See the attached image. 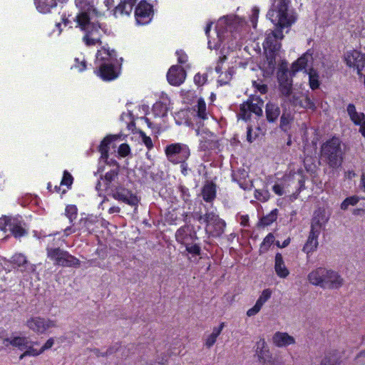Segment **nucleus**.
Returning a JSON list of instances; mask_svg holds the SVG:
<instances>
[{
	"label": "nucleus",
	"mask_w": 365,
	"mask_h": 365,
	"mask_svg": "<svg viewBox=\"0 0 365 365\" xmlns=\"http://www.w3.org/2000/svg\"><path fill=\"white\" fill-rule=\"evenodd\" d=\"M289 4V0H275L267 14V18L279 29L267 34L262 44L265 51H278L281 46L278 38H282L284 36L282 29L291 26L294 22V19L288 16Z\"/></svg>",
	"instance_id": "nucleus-1"
},
{
	"label": "nucleus",
	"mask_w": 365,
	"mask_h": 365,
	"mask_svg": "<svg viewBox=\"0 0 365 365\" xmlns=\"http://www.w3.org/2000/svg\"><path fill=\"white\" fill-rule=\"evenodd\" d=\"M118 62L116 51L102 46L96 54L94 73L104 81H113L120 74V71L115 67Z\"/></svg>",
	"instance_id": "nucleus-2"
},
{
	"label": "nucleus",
	"mask_w": 365,
	"mask_h": 365,
	"mask_svg": "<svg viewBox=\"0 0 365 365\" xmlns=\"http://www.w3.org/2000/svg\"><path fill=\"white\" fill-rule=\"evenodd\" d=\"M76 21L80 29L85 32L83 41L87 46L101 45L102 43V33H106V26L98 22H91V16L85 14H78Z\"/></svg>",
	"instance_id": "nucleus-3"
},
{
	"label": "nucleus",
	"mask_w": 365,
	"mask_h": 365,
	"mask_svg": "<svg viewBox=\"0 0 365 365\" xmlns=\"http://www.w3.org/2000/svg\"><path fill=\"white\" fill-rule=\"evenodd\" d=\"M308 280L323 289H339L344 284V279L338 272L324 267H318L312 271L308 274Z\"/></svg>",
	"instance_id": "nucleus-4"
},
{
	"label": "nucleus",
	"mask_w": 365,
	"mask_h": 365,
	"mask_svg": "<svg viewBox=\"0 0 365 365\" xmlns=\"http://www.w3.org/2000/svg\"><path fill=\"white\" fill-rule=\"evenodd\" d=\"M343 155L341 141L336 136L329 138L321 146L322 159L332 169H336L341 165Z\"/></svg>",
	"instance_id": "nucleus-5"
},
{
	"label": "nucleus",
	"mask_w": 365,
	"mask_h": 365,
	"mask_svg": "<svg viewBox=\"0 0 365 365\" xmlns=\"http://www.w3.org/2000/svg\"><path fill=\"white\" fill-rule=\"evenodd\" d=\"M65 216L68 218L69 226L66 228H89L97 227L98 217L93 215L81 213L78 218V208L76 205H68L65 208Z\"/></svg>",
	"instance_id": "nucleus-6"
},
{
	"label": "nucleus",
	"mask_w": 365,
	"mask_h": 365,
	"mask_svg": "<svg viewBox=\"0 0 365 365\" xmlns=\"http://www.w3.org/2000/svg\"><path fill=\"white\" fill-rule=\"evenodd\" d=\"M263 105L264 101L259 96H250L247 101L240 104L238 116L245 122L251 120L252 113L261 117L263 114Z\"/></svg>",
	"instance_id": "nucleus-7"
},
{
	"label": "nucleus",
	"mask_w": 365,
	"mask_h": 365,
	"mask_svg": "<svg viewBox=\"0 0 365 365\" xmlns=\"http://www.w3.org/2000/svg\"><path fill=\"white\" fill-rule=\"evenodd\" d=\"M46 252L48 258L53 262L54 265L69 267H78L80 266V260L78 259L59 247H47Z\"/></svg>",
	"instance_id": "nucleus-8"
},
{
	"label": "nucleus",
	"mask_w": 365,
	"mask_h": 365,
	"mask_svg": "<svg viewBox=\"0 0 365 365\" xmlns=\"http://www.w3.org/2000/svg\"><path fill=\"white\" fill-rule=\"evenodd\" d=\"M165 154L168 160L174 164L187 160L190 156V150L187 145L181 143H174L165 148Z\"/></svg>",
	"instance_id": "nucleus-9"
},
{
	"label": "nucleus",
	"mask_w": 365,
	"mask_h": 365,
	"mask_svg": "<svg viewBox=\"0 0 365 365\" xmlns=\"http://www.w3.org/2000/svg\"><path fill=\"white\" fill-rule=\"evenodd\" d=\"M153 6L146 0H141L135 9V19L137 24L146 25L149 24L153 16Z\"/></svg>",
	"instance_id": "nucleus-10"
},
{
	"label": "nucleus",
	"mask_w": 365,
	"mask_h": 365,
	"mask_svg": "<svg viewBox=\"0 0 365 365\" xmlns=\"http://www.w3.org/2000/svg\"><path fill=\"white\" fill-rule=\"evenodd\" d=\"M344 61L347 66L356 69L359 76L365 75V54L354 49L345 54Z\"/></svg>",
	"instance_id": "nucleus-11"
},
{
	"label": "nucleus",
	"mask_w": 365,
	"mask_h": 365,
	"mask_svg": "<svg viewBox=\"0 0 365 365\" xmlns=\"http://www.w3.org/2000/svg\"><path fill=\"white\" fill-rule=\"evenodd\" d=\"M27 327L33 331L42 334L48 329L56 327V321L49 319H45L40 317H33L29 318L26 322Z\"/></svg>",
	"instance_id": "nucleus-12"
},
{
	"label": "nucleus",
	"mask_w": 365,
	"mask_h": 365,
	"mask_svg": "<svg viewBox=\"0 0 365 365\" xmlns=\"http://www.w3.org/2000/svg\"><path fill=\"white\" fill-rule=\"evenodd\" d=\"M9 262L13 265L14 269H17L25 275L36 272V265L31 264L24 254H14Z\"/></svg>",
	"instance_id": "nucleus-13"
},
{
	"label": "nucleus",
	"mask_w": 365,
	"mask_h": 365,
	"mask_svg": "<svg viewBox=\"0 0 365 365\" xmlns=\"http://www.w3.org/2000/svg\"><path fill=\"white\" fill-rule=\"evenodd\" d=\"M113 197L115 200L121 201L130 206H137L140 201L136 195L123 186H118L115 188Z\"/></svg>",
	"instance_id": "nucleus-14"
},
{
	"label": "nucleus",
	"mask_w": 365,
	"mask_h": 365,
	"mask_svg": "<svg viewBox=\"0 0 365 365\" xmlns=\"http://www.w3.org/2000/svg\"><path fill=\"white\" fill-rule=\"evenodd\" d=\"M166 77L171 86H179L185 80L186 71L180 66L173 65L169 68Z\"/></svg>",
	"instance_id": "nucleus-15"
},
{
	"label": "nucleus",
	"mask_w": 365,
	"mask_h": 365,
	"mask_svg": "<svg viewBox=\"0 0 365 365\" xmlns=\"http://www.w3.org/2000/svg\"><path fill=\"white\" fill-rule=\"evenodd\" d=\"M197 219L201 224H205L207 227L225 228L226 226L225 220L213 211H207L205 215H200Z\"/></svg>",
	"instance_id": "nucleus-16"
},
{
	"label": "nucleus",
	"mask_w": 365,
	"mask_h": 365,
	"mask_svg": "<svg viewBox=\"0 0 365 365\" xmlns=\"http://www.w3.org/2000/svg\"><path fill=\"white\" fill-rule=\"evenodd\" d=\"M314 51L313 48H309L304 53H303L297 60H296L291 66V73L292 76L296 73L306 68L309 62L314 61Z\"/></svg>",
	"instance_id": "nucleus-17"
},
{
	"label": "nucleus",
	"mask_w": 365,
	"mask_h": 365,
	"mask_svg": "<svg viewBox=\"0 0 365 365\" xmlns=\"http://www.w3.org/2000/svg\"><path fill=\"white\" fill-rule=\"evenodd\" d=\"M279 91L285 97H289L292 91V79L289 77L287 70L278 73Z\"/></svg>",
	"instance_id": "nucleus-18"
},
{
	"label": "nucleus",
	"mask_w": 365,
	"mask_h": 365,
	"mask_svg": "<svg viewBox=\"0 0 365 365\" xmlns=\"http://www.w3.org/2000/svg\"><path fill=\"white\" fill-rule=\"evenodd\" d=\"M330 213L323 207L317 209L312 215L311 228L324 227L328 222Z\"/></svg>",
	"instance_id": "nucleus-19"
},
{
	"label": "nucleus",
	"mask_w": 365,
	"mask_h": 365,
	"mask_svg": "<svg viewBox=\"0 0 365 365\" xmlns=\"http://www.w3.org/2000/svg\"><path fill=\"white\" fill-rule=\"evenodd\" d=\"M75 4L81 11L79 14H85L88 16L94 15L96 17L104 16V13L94 8V0H75Z\"/></svg>",
	"instance_id": "nucleus-20"
},
{
	"label": "nucleus",
	"mask_w": 365,
	"mask_h": 365,
	"mask_svg": "<svg viewBox=\"0 0 365 365\" xmlns=\"http://www.w3.org/2000/svg\"><path fill=\"white\" fill-rule=\"evenodd\" d=\"M290 102L294 106H299L305 109L312 110V111H314L317 108L314 101L307 95L302 93L300 95H292Z\"/></svg>",
	"instance_id": "nucleus-21"
},
{
	"label": "nucleus",
	"mask_w": 365,
	"mask_h": 365,
	"mask_svg": "<svg viewBox=\"0 0 365 365\" xmlns=\"http://www.w3.org/2000/svg\"><path fill=\"white\" fill-rule=\"evenodd\" d=\"M201 195L204 201L212 203L217 197V185L212 180H207L201 189Z\"/></svg>",
	"instance_id": "nucleus-22"
},
{
	"label": "nucleus",
	"mask_w": 365,
	"mask_h": 365,
	"mask_svg": "<svg viewBox=\"0 0 365 365\" xmlns=\"http://www.w3.org/2000/svg\"><path fill=\"white\" fill-rule=\"evenodd\" d=\"M22 217L20 215L16 216H7L3 215L0 218V228H24Z\"/></svg>",
	"instance_id": "nucleus-23"
},
{
	"label": "nucleus",
	"mask_w": 365,
	"mask_h": 365,
	"mask_svg": "<svg viewBox=\"0 0 365 365\" xmlns=\"http://www.w3.org/2000/svg\"><path fill=\"white\" fill-rule=\"evenodd\" d=\"M281 109L277 103L268 101L265 105L266 120L269 123H276L280 116Z\"/></svg>",
	"instance_id": "nucleus-24"
},
{
	"label": "nucleus",
	"mask_w": 365,
	"mask_h": 365,
	"mask_svg": "<svg viewBox=\"0 0 365 365\" xmlns=\"http://www.w3.org/2000/svg\"><path fill=\"white\" fill-rule=\"evenodd\" d=\"M134 0H123L113 10V15L118 18L119 16H129L133 9Z\"/></svg>",
	"instance_id": "nucleus-25"
},
{
	"label": "nucleus",
	"mask_w": 365,
	"mask_h": 365,
	"mask_svg": "<svg viewBox=\"0 0 365 365\" xmlns=\"http://www.w3.org/2000/svg\"><path fill=\"white\" fill-rule=\"evenodd\" d=\"M319 235V230H311L308 239L303 247L302 251L307 255L312 253L318 247V237Z\"/></svg>",
	"instance_id": "nucleus-26"
},
{
	"label": "nucleus",
	"mask_w": 365,
	"mask_h": 365,
	"mask_svg": "<svg viewBox=\"0 0 365 365\" xmlns=\"http://www.w3.org/2000/svg\"><path fill=\"white\" fill-rule=\"evenodd\" d=\"M116 139L115 135H108L101 142L98 146V151L101 153V158L103 159L106 163L108 162L109 150L110 143Z\"/></svg>",
	"instance_id": "nucleus-27"
},
{
	"label": "nucleus",
	"mask_w": 365,
	"mask_h": 365,
	"mask_svg": "<svg viewBox=\"0 0 365 365\" xmlns=\"http://www.w3.org/2000/svg\"><path fill=\"white\" fill-rule=\"evenodd\" d=\"M272 339L274 344L279 347L293 344L295 342L294 338L285 332H276Z\"/></svg>",
	"instance_id": "nucleus-28"
},
{
	"label": "nucleus",
	"mask_w": 365,
	"mask_h": 365,
	"mask_svg": "<svg viewBox=\"0 0 365 365\" xmlns=\"http://www.w3.org/2000/svg\"><path fill=\"white\" fill-rule=\"evenodd\" d=\"M274 270L277 275L280 278H286L289 274V271L284 264L282 255L279 252L275 255Z\"/></svg>",
	"instance_id": "nucleus-29"
},
{
	"label": "nucleus",
	"mask_w": 365,
	"mask_h": 365,
	"mask_svg": "<svg viewBox=\"0 0 365 365\" xmlns=\"http://www.w3.org/2000/svg\"><path fill=\"white\" fill-rule=\"evenodd\" d=\"M29 341L25 336H15L12 339L5 338L4 339V344L6 346L11 345L14 347H17L22 350L28 347Z\"/></svg>",
	"instance_id": "nucleus-30"
},
{
	"label": "nucleus",
	"mask_w": 365,
	"mask_h": 365,
	"mask_svg": "<svg viewBox=\"0 0 365 365\" xmlns=\"http://www.w3.org/2000/svg\"><path fill=\"white\" fill-rule=\"evenodd\" d=\"M36 9L41 13L50 12L51 9L57 5V0H34Z\"/></svg>",
	"instance_id": "nucleus-31"
},
{
	"label": "nucleus",
	"mask_w": 365,
	"mask_h": 365,
	"mask_svg": "<svg viewBox=\"0 0 365 365\" xmlns=\"http://www.w3.org/2000/svg\"><path fill=\"white\" fill-rule=\"evenodd\" d=\"M113 168L108 171L104 175V181L106 187H109L111 182L118 177L119 173V165L115 160H112Z\"/></svg>",
	"instance_id": "nucleus-32"
},
{
	"label": "nucleus",
	"mask_w": 365,
	"mask_h": 365,
	"mask_svg": "<svg viewBox=\"0 0 365 365\" xmlns=\"http://www.w3.org/2000/svg\"><path fill=\"white\" fill-rule=\"evenodd\" d=\"M307 73L309 75V84L310 88L313 91L318 89L320 86L318 71L312 67L309 68Z\"/></svg>",
	"instance_id": "nucleus-33"
},
{
	"label": "nucleus",
	"mask_w": 365,
	"mask_h": 365,
	"mask_svg": "<svg viewBox=\"0 0 365 365\" xmlns=\"http://www.w3.org/2000/svg\"><path fill=\"white\" fill-rule=\"evenodd\" d=\"M294 120V117L290 112L284 111L280 116L279 128L287 132L290 129V125Z\"/></svg>",
	"instance_id": "nucleus-34"
},
{
	"label": "nucleus",
	"mask_w": 365,
	"mask_h": 365,
	"mask_svg": "<svg viewBox=\"0 0 365 365\" xmlns=\"http://www.w3.org/2000/svg\"><path fill=\"white\" fill-rule=\"evenodd\" d=\"M217 140L213 138H207L205 137H202L200 139L199 148L200 150L203 151L212 150L217 148Z\"/></svg>",
	"instance_id": "nucleus-35"
},
{
	"label": "nucleus",
	"mask_w": 365,
	"mask_h": 365,
	"mask_svg": "<svg viewBox=\"0 0 365 365\" xmlns=\"http://www.w3.org/2000/svg\"><path fill=\"white\" fill-rule=\"evenodd\" d=\"M340 359L336 351L326 354L322 360L321 365H339Z\"/></svg>",
	"instance_id": "nucleus-36"
},
{
	"label": "nucleus",
	"mask_w": 365,
	"mask_h": 365,
	"mask_svg": "<svg viewBox=\"0 0 365 365\" xmlns=\"http://www.w3.org/2000/svg\"><path fill=\"white\" fill-rule=\"evenodd\" d=\"M278 210L274 209L272 210L266 216L262 217L259 222V225L263 227H267L271 225L277 219Z\"/></svg>",
	"instance_id": "nucleus-37"
},
{
	"label": "nucleus",
	"mask_w": 365,
	"mask_h": 365,
	"mask_svg": "<svg viewBox=\"0 0 365 365\" xmlns=\"http://www.w3.org/2000/svg\"><path fill=\"white\" fill-rule=\"evenodd\" d=\"M168 111L166 104L161 101L155 103L152 108V112L155 117H163Z\"/></svg>",
	"instance_id": "nucleus-38"
},
{
	"label": "nucleus",
	"mask_w": 365,
	"mask_h": 365,
	"mask_svg": "<svg viewBox=\"0 0 365 365\" xmlns=\"http://www.w3.org/2000/svg\"><path fill=\"white\" fill-rule=\"evenodd\" d=\"M197 109V115L198 118L205 120L207 118V107H206V103L205 100L202 98H199L197 101V104L196 106Z\"/></svg>",
	"instance_id": "nucleus-39"
},
{
	"label": "nucleus",
	"mask_w": 365,
	"mask_h": 365,
	"mask_svg": "<svg viewBox=\"0 0 365 365\" xmlns=\"http://www.w3.org/2000/svg\"><path fill=\"white\" fill-rule=\"evenodd\" d=\"M233 75V71L232 68H229L228 71H227L225 73H221V74L219 75L217 83L220 86H225L229 83V82L232 80Z\"/></svg>",
	"instance_id": "nucleus-40"
},
{
	"label": "nucleus",
	"mask_w": 365,
	"mask_h": 365,
	"mask_svg": "<svg viewBox=\"0 0 365 365\" xmlns=\"http://www.w3.org/2000/svg\"><path fill=\"white\" fill-rule=\"evenodd\" d=\"M359 201V197L356 195H353L350 197H347L345 198L343 202L341 203L340 207L343 210H346L348 209L349 206H354Z\"/></svg>",
	"instance_id": "nucleus-41"
},
{
	"label": "nucleus",
	"mask_w": 365,
	"mask_h": 365,
	"mask_svg": "<svg viewBox=\"0 0 365 365\" xmlns=\"http://www.w3.org/2000/svg\"><path fill=\"white\" fill-rule=\"evenodd\" d=\"M73 182V178L72 175L68 171L64 170L63 177L60 183V186H66L68 190L71 188Z\"/></svg>",
	"instance_id": "nucleus-42"
},
{
	"label": "nucleus",
	"mask_w": 365,
	"mask_h": 365,
	"mask_svg": "<svg viewBox=\"0 0 365 365\" xmlns=\"http://www.w3.org/2000/svg\"><path fill=\"white\" fill-rule=\"evenodd\" d=\"M274 242V236L269 233L263 240L260 246V252H265L267 251L270 245Z\"/></svg>",
	"instance_id": "nucleus-43"
},
{
	"label": "nucleus",
	"mask_w": 365,
	"mask_h": 365,
	"mask_svg": "<svg viewBox=\"0 0 365 365\" xmlns=\"http://www.w3.org/2000/svg\"><path fill=\"white\" fill-rule=\"evenodd\" d=\"M272 290L270 289H265L262 291L261 295L257 300V303H258L260 306H263L264 304L271 297Z\"/></svg>",
	"instance_id": "nucleus-44"
},
{
	"label": "nucleus",
	"mask_w": 365,
	"mask_h": 365,
	"mask_svg": "<svg viewBox=\"0 0 365 365\" xmlns=\"http://www.w3.org/2000/svg\"><path fill=\"white\" fill-rule=\"evenodd\" d=\"M253 87L261 94H266L268 92L267 85L263 83L262 81H254L252 82Z\"/></svg>",
	"instance_id": "nucleus-45"
},
{
	"label": "nucleus",
	"mask_w": 365,
	"mask_h": 365,
	"mask_svg": "<svg viewBox=\"0 0 365 365\" xmlns=\"http://www.w3.org/2000/svg\"><path fill=\"white\" fill-rule=\"evenodd\" d=\"M256 355L258 356L259 362L264 359H267L269 356H272L269 348H265L263 349L255 350Z\"/></svg>",
	"instance_id": "nucleus-46"
},
{
	"label": "nucleus",
	"mask_w": 365,
	"mask_h": 365,
	"mask_svg": "<svg viewBox=\"0 0 365 365\" xmlns=\"http://www.w3.org/2000/svg\"><path fill=\"white\" fill-rule=\"evenodd\" d=\"M178 189L180 192V197H182V199L185 202L190 201V194L189 189L186 186L182 185H180L178 187Z\"/></svg>",
	"instance_id": "nucleus-47"
},
{
	"label": "nucleus",
	"mask_w": 365,
	"mask_h": 365,
	"mask_svg": "<svg viewBox=\"0 0 365 365\" xmlns=\"http://www.w3.org/2000/svg\"><path fill=\"white\" fill-rule=\"evenodd\" d=\"M297 174L299 175V178L298 179V188L297 190V194H299L302 190L305 189V180L306 178L303 175V171L299 170L297 172Z\"/></svg>",
	"instance_id": "nucleus-48"
},
{
	"label": "nucleus",
	"mask_w": 365,
	"mask_h": 365,
	"mask_svg": "<svg viewBox=\"0 0 365 365\" xmlns=\"http://www.w3.org/2000/svg\"><path fill=\"white\" fill-rule=\"evenodd\" d=\"M207 74L202 75L200 73H197L194 76V82L198 86L204 85L207 82Z\"/></svg>",
	"instance_id": "nucleus-49"
},
{
	"label": "nucleus",
	"mask_w": 365,
	"mask_h": 365,
	"mask_svg": "<svg viewBox=\"0 0 365 365\" xmlns=\"http://www.w3.org/2000/svg\"><path fill=\"white\" fill-rule=\"evenodd\" d=\"M140 136L142 137V140L148 150H151L153 148V143L150 137L147 136L145 133L143 131L140 132Z\"/></svg>",
	"instance_id": "nucleus-50"
},
{
	"label": "nucleus",
	"mask_w": 365,
	"mask_h": 365,
	"mask_svg": "<svg viewBox=\"0 0 365 365\" xmlns=\"http://www.w3.org/2000/svg\"><path fill=\"white\" fill-rule=\"evenodd\" d=\"M130 153V146L127 143H122L118 148V153L122 157H126Z\"/></svg>",
	"instance_id": "nucleus-51"
},
{
	"label": "nucleus",
	"mask_w": 365,
	"mask_h": 365,
	"mask_svg": "<svg viewBox=\"0 0 365 365\" xmlns=\"http://www.w3.org/2000/svg\"><path fill=\"white\" fill-rule=\"evenodd\" d=\"M175 54L178 57V63L185 64L187 61V55L182 50L176 51Z\"/></svg>",
	"instance_id": "nucleus-52"
},
{
	"label": "nucleus",
	"mask_w": 365,
	"mask_h": 365,
	"mask_svg": "<svg viewBox=\"0 0 365 365\" xmlns=\"http://www.w3.org/2000/svg\"><path fill=\"white\" fill-rule=\"evenodd\" d=\"M266 52V58L269 63V65L273 66L275 63V59L277 56V51H267Z\"/></svg>",
	"instance_id": "nucleus-53"
},
{
	"label": "nucleus",
	"mask_w": 365,
	"mask_h": 365,
	"mask_svg": "<svg viewBox=\"0 0 365 365\" xmlns=\"http://www.w3.org/2000/svg\"><path fill=\"white\" fill-rule=\"evenodd\" d=\"M186 250L190 254L199 255L200 254L201 249L197 245H187Z\"/></svg>",
	"instance_id": "nucleus-54"
},
{
	"label": "nucleus",
	"mask_w": 365,
	"mask_h": 365,
	"mask_svg": "<svg viewBox=\"0 0 365 365\" xmlns=\"http://www.w3.org/2000/svg\"><path fill=\"white\" fill-rule=\"evenodd\" d=\"M74 66L78 71L82 72L86 69V62L84 59L80 61L78 58H76Z\"/></svg>",
	"instance_id": "nucleus-55"
},
{
	"label": "nucleus",
	"mask_w": 365,
	"mask_h": 365,
	"mask_svg": "<svg viewBox=\"0 0 365 365\" xmlns=\"http://www.w3.org/2000/svg\"><path fill=\"white\" fill-rule=\"evenodd\" d=\"M259 10L257 7H254L252 11L251 22L254 28L257 26V22L259 17Z\"/></svg>",
	"instance_id": "nucleus-56"
},
{
	"label": "nucleus",
	"mask_w": 365,
	"mask_h": 365,
	"mask_svg": "<svg viewBox=\"0 0 365 365\" xmlns=\"http://www.w3.org/2000/svg\"><path fill=\"white\" fill-rule=\"evenodd\" d=\"M178 164L180 165V172L181 174L184 176H187L190 171V169L188 167V164L187 160H182V162H178Z\"/></svg>",
	"instance_id": "nucleus-57"
},
{
	"label": "nucleus",
	"mask_w": 365,
	"mask_h": 365,
	"mask_svg": "<svg viewBox=\"0 0 365 365\" xmlns=\"http://www.w3.org/2000/svg\"><path fill=\"white\" fill-rule=\"evenodd\" d=\"M252 131V126L249 125L247 128V140L250 143L254 142L258 136L256 133L253 135Z\"/></svg>",
	"instance_id": "nucleus-58"
},
{
	"label": "nucleus",
	"mask_w": 365,
	"mask_h": 365,
	"mask_svg": "<svg viewBox=\"0 0 365 365\" xmlns=\"http://www.w3.org/2000/svg\"><path fill=\"white\" fill-rule=\"evenodd\" d=\"M260 363L262 365H280L281 364L278 359L273 358L272 356H269L267 359L262 361Z\"/></svg>",
	"instance_id": "nucleus-59"
},
{
	"label": "nucleus",
	"mask_w": 365,
	"mask_h": 365,
	"mask_svg": "<svg viewBox=\"0 0 365 365\" xmlns=\"http://www.w3.org/2000/svg\"><path fill=\"white\" fill-rule=\"evenodd\" d=\"M262 307V306H260L258 303L256 302L253 307L248 309V311L247 312V315L248 317L255 316L260 311Z\"/></svg>",
	"instance_id": "nucleus-60"
},
{
	"label": "nucleus",
	"mask_w": 365,
	"mask_h": 365,
	"mask_svg": "<svg viewBox=\"0 0 365 365\" xmlns=\"http://www.w3.org/2000/svg\"><path fill=\"white\" fill-rule=\"evenodd\" d=\"M262 307V306H260L258 303L256 302L253 307L248 309V311L247 312V315L248 317L255 316L260 311Z\"/></svg>",
	"instance_id": "nucleus-61"
},
{
	"label": "nucleus",
	"mask_w": 365,
	"mask_h": 365,
	"mask_svg": "<svg viewBox=\"0 0 365 365\" xmlns=\"http://www.w3.org/2000/svg\"><path fill=\"white\" fill-rule=\"evenodd\" d=\"M120 348V346H118V344H115L113 346H110V347H108L106 351H104L103 354V355H107L108 356H110L114 353H115Z\"/></svg>",
	"instance_id": "nucleus-62"
},
{
	"label": "nucleus",
	"mask_w": 365,
	"mask_h": 365,
	"mask_svg": "<svg viewBox=\"0 0 365 365\" xmlns=\"http://www.w3.org/2000/svg\"><path fill=\"white\" fill-rule=\"evenodd\" d=\"M26 351L24 352V354H27L28 356H38L43 352L41 351V349L39 351H37L36 349L32 348L31 346H29L26 348Z\"/></svg>",
	"instance_id": "nucleus-63"
},
{
	"label": "nucleus",
	"mask_w": 365,
	"mask_h": 365,
	"mask_svg": "<svg viewBox=\"0 0 365 365\" xmlns=\"http://www.w3.org/2000/svg\"><path fill=\"white\" fill-rule=\"evenodd\" d=\"M15 238H20L27 234L26 230H10Z\"/></svg>",
	"instance_id": "nucleus-64"
}]
</instances>
